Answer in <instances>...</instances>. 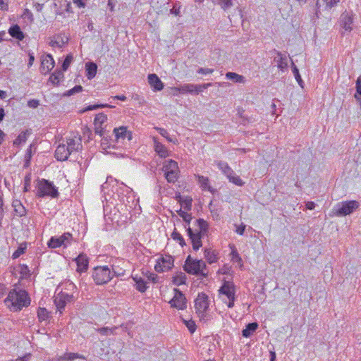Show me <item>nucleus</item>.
Wrapping results in <instances>:
<instances>
[{"mask_svg": "<svg viewBox=\"0 0 361 361\" xmlns=\"http://www.w3.org/2000/svg\"><path fill=\"white\" fill-rule=\"evenodd\" d=\"M6 305L13 312L21 310L23 307L30 304V299L27 293L24 290H16L13 289L9 291L8 296L4 300Z\"/></svg>", "mask_w": 361, "mask_h": 361, "instance_id": "f257e3e1", "label": "nucleus"}, {"mask_svg": "<svg viewBox=\"0 0 361 361\" xmlns=\"http://www.w3.org/2000/svg\"><path fill=\"white\" fill-rule=\"evenodd\" d=\"M196 226L197 228L195 230L192 229L190 226L186 227V226H185L192 248L195 251L198 250L202 247V238L207 235L209 229L208 223L203 219H197Z\"/></svg>", "mask_w": 361, "mask_h": 361, "instance_id": "f03ea898", "label": "nucleus"}, {"mask_svg": "<svg viewBox=\"0 0 361 361\" xmlns=\"http://www.w3.org/2000/svg\"><path fill=\"white\" fill-rule=\"evenodd\" d=\"M36 185V196L40 198L49 196L52 198H56L59 195L57 188L53 182L49 180L42 178L37 179Z\"/></svg>", "mask_w": 361, "mask_h": 361, "instance_id": "7ed1b4c3", "label": "nucleus"}, {"mask_svg": "<svg viewBox=\"0 0 361 361\" xmlns=\"http://www.w3.org/2000/svg\"><path fill=\"white\" fill-rule=\"evenodd\" d=\"M185 271L190 274L206 277L207 273L206 270V264L202 259H193L190 255L188 256L183 266Z\"/></svg>", "mask_w": 361, "mask_h": 361, "instance_id": "20e7f679", "label": "nucleus"}, {"mask_svg": "<svg viewBox=\"0 0 361 361\" xmlns=\"http://www.w3.org/2000/svg\"><path fill=\"white\" fill-rule=\"evenodd\" d=\"M162 171L164 172V177L169 183H175L178 177L180 170L178 163L173 160H166L164 162Z\"/></svg>", "mask_w": 361, "mask_h": 361, "instance_id": "39448f33", "label": "nucleus"}, {"mask_svg": "<svg viewBox=\"0 0 361 361\" xmlns=\"http://www.w3.org/2000/svg\"><path fill=\"white\" fill-rule=\"evenodd\" d=\"M92 276L97 285L106 284L113 278L111 271L108 266L95 267Z\"/></svg>", "mask_w": 361, "mask_h": 361, "instance_id": "423d86ee", "label": "nucleus"}, {"mask_svg": "<svg viewBox=\"0 0 361 361\" xmlns=\"http://www.w3.org/2000/svg\"><path fill=\"white\" fill-rule=\"evenodd\" d=\"M360 207V203L356 200L345 201L338 203L334 208V214L337 216H345L352 214Z\"/></svg>", "mask_w": 361, "mask_h": 361, "instance_id": "0eeeda50", "label": "nucleus"}, {"mask_svg": "<svg viewBox=\"0 0 361 361\" xmlns=\"http://www.w3.org/2000/svg\"><path fill=\"white\" fill-rule=\"evenodd\" d=\"M77 298V296L73 294H69L66 291L61 290L54 298V304L60 314L63 312L65 307L68 303L73 302Z\"/></svg>", "mask_w": 361, "mask_h": 361, "instance_id": "6e6552de", "label": "nucleus"}, {"mask_svg": "<svg viewBox=\"0 0 361 361\" xmlns=\"http://www.w3.org/2000/svg\"><path fill=\"white\" fill-rule=\"evenodd\" d=\"M210 84L203 85H194V84H184L178 87H175L174 90L180 94L190 93L192 94H198L203 92Z\"/></svg>", "mask_w": 361, "mask_h": 361, "instance_id": "1a4fd4ad", "label": "nucleus"}, {"mask_svg": "<svg viewBox=\"0 0 361 361\" xmlns=\"http://www.w3.org/2000/svg\"><path fill=\"white\" fill-rule=\"evenodd\" d=\"M107 120V116L106 114L101 113L96 115L94 120V132L96 134H98L101 137H102V145H108L109 140L107 137H105L104 135V130L102 127V124L105 123Z\"/></svg>", "mask_w": 361, "mask_h": 361, "instance_id": "9d476101", "label": "nucleus"}, {"mask_svg": "<svg viewBox=\"0 0 361 361\" xmlns=\"http://www.w3.org/2000/svg\"><path fill=\"white\" fill-rule=\"evenodd\" d=\"M173 258L170 255L162 257L157 261L154 269L157 272H164L170 270L173 266Z\"/></svg>", "mask_w": 361, "mask_h": 361, "instance_id": "9b49d317", "label": "nucleus"}, {"mask_svg": "<svg viewBox=\"0 0 361 361\" xmlns=\"http://www.w3.org/2000/svg\"><path fill=\"white\" fill-rule=\"evenodd\" d=\"M175 295L173 298L169 301L172 307L178 310H184L186 308V298L184 294L178 289L175 288Z\"/></svg>", "mask_w": 361, "mask_h": 361, "instance_id": "f8f14e48", "label": "nucleus"}, {"mask_svg": "<svg viewBox=\"0 0 361 361\" xmlns=\"http://www.w3.org/2000/svg\"><path fill=\"white\" fill-rule=\"evenodd\" d=\"M195 307L197 313L203 315L209 307L208 296L204 293H199L195 300Z\"/></svg>", "mask_w": 361, "mask_h": 361, "instance_id": "ddd939ff", "label": "nucleus"}, {"mask_svg": "<svg viewBox=\"0 0 361 361\" xmlns=\"http://www.w3.org/2000/svg\"><path fill=\"white\" fill-rule=\"evenodd\" d=\"M54 60L53 56L48 54L42 57L41 61L40 71L42 73L47 74L54 67Z\"/></svg>", "mask_w": 361, "mask_h": 361, "instance_id": "4468645a", "label": "nucleus"}, {"mask_svg": "<svg viewBox=\"0 0 361 361\" xmlns=\"http://www.w3.org/2000/svg\"><path fill=\"white\" fill-rule=\"evenodd\" d=\"M114 134L115 140L117 142H118L120 140H124L126 138L130 141L133 138L131 131L128 130L127 127L126 126L115 128L114 129Z\"/></svg>", "mask_w": 361, "mask_h": 361, "instance_id": "2eb2a0df", "label": "nucleus"}, {"mask_svg": "<svg viewBox=\"0 0 361 361\" xmlns=\"http://www.w3.org/2000/svg\"><path fill=\"white\" fill-rule=\"evenodd\" d=\"M237 288L233 282L227 281V299L228 302L227 307L231 308L234 306V301L238 298L236 295Z\"/></svg>", "mask_w": 361, "mask_h": 361, "instance_id": "dca6fc26", "label": "nucleus"}, {"mask_svg": "<svg viewBox=\"0 0 361 361\" xmlns=\"http://www.w3.org/2000/svg\"><path fill=\"white\" fill-rule=\"evenodd\" d=\"M71 152H69L66 144L59 145L55 150V158L58 161H66L70 156Z\"/></svg>", "mask_w": 361, "mask_h": 361, "instance_id": "f3484780", "label": "nucleus"}, {"mask_svg": "<svg viewBox=\"0 0 361 361\" xmlns=\"http://www.w3.org/2000/svg\"><path fill=\"white\" fill-rule=\"evenodd\" d=\"M66 145L71 154L78 152L82 148L81 138L77 137L68 138Z\"/></svg>", "mask_w": 361, "mask_h": 361, "instance_id": "a211bd4d", "label": "nucleus"}, {"mask_svg": "<svg viewBox=\"0 0 361 361\" xmlns=\"http://www.w3.org/2000/svg\"><path fill=\"white\" fill-rule=\"evenodd\" d=\"M75 262L77 264V271L78 272H84L87 270L89 260L87 257L84 254H80L75 259Z\"/></svg>", "mask_w": 361, "mask_h": 361, "instance_id": "6ab92c4d", "label": "nucleus"}, {"mask_svg": "<svg viewBox=\"0 0 361 361\" xmlns=\"http://www.w3.org/2000/svg\"><path fill=\"white\" fill-rule=\"evenodd\" d=\"M148 82L155 91H161L164 88V84L159 78L154 73L149 74Z\"/></svg>", "mask_w": 361, "mask_h": 361, "instance_id": "aec40b11", "label": "nucleus"}, {"mask_svg": "<svg viewBox=\"0 0 361 361\" xmlns=\"http://www.w3.org/2000/svg\"><path fill=\"white\" fill-rule=\"evenodd\" d=\"M154 151L161 158H166L169 156V151L167 148L161 142H159L157 137H153Z\"/></svg>", "mask_w": 361, "mask_h": 361, "instance_id": "412c9836", "label": "nucleus"}, {"mask_svg": "<svg viewBox=\"0 0 361 361\" xmlns=\"http://www.w3.org/2000/svg\"><path fill=\"white\" fill-rule=\"evenodd\" d=\"M273 52H274L277 56L275 57L274 61L277 62L278 68L281 71H283L287 68L288 63L286 56L276 49H274Z\"/></svg>", "mask_w": 361, "mask_h": 361, "instance_id": "4be33fe9", "label": "nucleus"}, {"mask_svg": "<svg viewBox=\"0 0 361 361\" xmlns=\"http://www.w3.org/2000/svg\"><path fill=\"white\" fill-rule=\"evenodd\" d=\"M222 284L218 290L216 298L214 300L215 303H224L226 302V277L221 279Z\"/></svg>", "mask_w": 361, "mask_h": 361, "instance_id": "5701e85b", "label": "nucleus"}, {"mask_svg": "<svg viewBox=\"0 0 361 361\" xmlns=\"http://www.w3.org/2000/svg\"><path fill=\"white\" fill-rule=\"evenodd\" d=\"M227 178H228L229 182H231L238 186H242L245 183V182L240 178V176L236 175L228 165H227Z\"/></svg>", "mask_w": 361, "mask_h": 361, "instance_id": "b1692460", "label": "nucleus"}, {"mask_svg": "<svg viewBox=\"0 0 361 361\" xmlns=\"http://www.w3.org/2000/svg\"><path fill=\"white\" fill-rule=\"evenodd\" d=\"M8 33L12 37L20 41H22L25 37L23 32L21 30L20 26L17 24L10 27Z\"/></svg>", "mask_w": 361, "mask_h": 361, "instance_id": "393cba45", "label": "nucleus"}, {"mask_svg": "<svg viewBox=\"0 0 361 361\" xmlns=\"http://www.w3.org/2000/svg\"><path fill=\"white\" fill-rule=\"evenodd\" d=\"M12 207H13L15 215L19 217H23L26 215L27 210L20 200H13L12 202Z\"/></svg>", "mask_w": 361, "mask_h": 361, "instance_id": "a878e982", "label": "nucleus"}, {"mask_svg": "<svg viewBox=\"0 0 361 361\" xmlns=\"http://www.w3.org/2000/svg\"><path fill=\"white\" fill-rule=\"evenodd\" d=\"M132 279L136 283V289L139 292L145 293L147 290V283L142 277L135 275L132 276Z\"/></svg>", "mask_w": 361, "mask_h": 361, "instance_id": "bb28decb", "label": "nucleus"}, {"mask_svg": "<svg viewBox=\"0 0 361 361\" xmlns=\"http://www.w3.org/2000/svg\"><path fill=\"white\" fill-rule=\"evenodd\" d=\"M97 70V66L94 62H87L85 63L86 76L91 80L95 77Z\"/></svg>", "mask_w": 361, "mask_h": 361, "instance_id": "cd10ccee", "label": "nucleus"}, {"mask_svg": "<svg viewBox=\"0 0 361 361\" xmlns=\"http://www.w3.org/2000/svg\"><path fill=\"white\" fill-rule=\"evenodd\" d=\"M258 328L257 322L249 323L246 325L245 329L242 331V336L245 338H249Z\"/></svg>", "mask_w": 361, "mask_h": 361, "instance_id": "c85d7f7f", "label": "nucleus"}, {"mask_svg": "<svg viewBox=\"0 0 361 361\" xmlns=\"http://www.w3.org/2000/svg\"><path fill=\"white\" fill-rule=\"evenodd\" d=\"M64 75L61 70H56L49 78V81L54 85H58L61 79L63 78Z\"/></svg>", "mask_w": 361, "mask_h": 361, "instance_id": "c756f323", "label": "nucleus"}, {"mask_svg": "<svg viewBox=\"0 0 361 361\" xmlns=\"http://www.w3.org/2000/svg\"><path fill=\"white\" fill-rule=\"evenodd\" d=\"M228 246H229L230 249L231 250V254H230V255L231 257V260L234 263H236L238 265L241 267L243 265V264H242V259L240 257L237 250L235 249V245L229 244Z\"/></svg>", "mask_w": 361, "mask_h": 361, "instance_id": "7c9ffc66", "label": "nucleus"}, {"mask_svg": "<svg viewBox=\"0 0 361 361\" xmlns=\"http://www.w3.org/2000/svg\"><path fill=\"white\" fill-rule=\"evenodd\" d=\"M77 358L86 360V357L84 355H80L79 353H66L64 355L60 357L59 360L72 361Z\"/></svg>", "mask_w": 361, "mask_h": 361, "instance_id": "2f4dec72", "label": "nucleus"}, {"mask_svg": "<svg viewBox=\"0 0 361 361\" xmlns=\"http://www.w3.org/2000/svg\"><path fill=\"white\" fill-rule=\"evenodd\" d=\"M197 177V180L200 185V188L203 190H208V191L212 192V188L209 185V180L207 177H205L203 176H200V175H198Z\"/></svg>", "mask_w": 361, "mask_h": 361, "instance_id": "473e14b6", "label": "nucleus"}, {"mask_svg": "<svg viewBox=\"0 0 361 361\" xmlns=\"http://www.w3.org/2000/svg\"><path fill=\"white\" fill-rule=\"evenodd\" d=\"M63 288L61 290H65L66 293H68L69 294H73L77 292V287L71 281H67L63 283H62Z\"/></svg>", "mask_w": 361, "mask_h": 361, "instance_id": "72a5a7b5", "label": "nucleus"}, {"mask_svg": "<svg viewBox=\"0 0 361 361\" xmlns=\"http://www.w3.org/2000/svg\"><path fill=\"white\" fill-rule=\"evenodd\" d=\"M30 133H31L29 130L22 131L13 141V145L18 146L22 143H25L27 140V135H30Z\"/></svg>", "mask_w": 361, "mask_h": 361, "instance_id": "f704fd0d", "label": "nucleus"}, {"mask_svg": "<svg viewBox=\"0 0 361 361\" xmlns=\"http://www.w3.org/2000/svg\"><path fill=\"white\" fill-rule=\"evenodd\" d=\"M227 79L236 83H244L245 77L233 72H227Z\"/></svg>", "mask_w": 361, "mask_h": 361, "instance_id": "c9c22d12", "label": "nucleus"}, {"mask_svg": "<svg viewBox=\"0 0 361 361\" xmlns=\"http://www.w3.org/2000/svg\"><path fill=\"white\" fill-rule=\"evenodd\" d=\"M59 238L64 247H66L68 245H71V241L73 240V235L68 232L64 233Z\"/></svg>", "mask_w": 361, "mask_h": 361, "instance_id": "e433bc0d", "label": "nucleus"}, {"mask_svg": "<svg viewBox=\"0 0 361 361\" xmlns=\"http://www.w3.org/2000/svg\"><path fill=\"white\" fill-rule=\"evenodd\" d=\"M58 39L56 40H51L49 42V45L52 47H58V48H62L64 47L66 44L68 43V39L66 38V39H63V37H58Z\"/></svg>", "mask_w": 361, "mask_h": 361, "instance_id": "4c0bfd02", "label": "nucleus"}, {"mask_svg": "<svg viewBox=\"0 0 361 361\" xmlns=\"http://www.w3.org/2000/svg\"><path fill=\"white\" fill-rule=\"evenodd\" d=\"M204 256L207 261L212 264L213 262H215L216 261V255L214 253V252L211 251L209 249H205L204 251Z\"/></svg>", "mask_w": 361, "mask_h": 361, "instance_id": "58836bf2", "label": "nucleus"}, {"mask_svg": "<svg viewBox=\"0 0 361 361\" xmlns=\"http://www.w3.org/2000/svg\"><path fill=\"white\" fill-rule=\"evenodd\" d=\"M27 250V243H21L17 250L13 253L12 258L13 259L18 258L21 255L24 254Z\"/></svg>", "mask_w": 361, "mask_h": 361, "instance_id": "ea45409f", "label": "nucleus"}, {"mask_svg": "<svg viewBox=\"0 0 361 361\" xmlns=\"http://www.w3.org/2000/svg\"><path fill=\"white\" fill-rule=\"evenodd\" d=\"M176 198L178 200V201L180 202L181 206L183 207H184L185 209L188 210V211H190L192 208V199H185V200H182V197L180 196V195L179 194L178 195H177Z\"/></svg>", "mask_w": 361, "mask_h": 361, "instance_id": "a19ab883", "label": "nucleus"}, {"mask_svg": "<svg viewBox=\"0 0 361 361\" xmlns=\"http://www.w3.org/2000/svg\"><path fill=\"white\" fill-rule=\"evenodd\" d=\"M186 280H187V276L183 272H180V273L177 274V275L173 277V283L177 286L185 284Z\"/></svg>", "mask_w": 361, "mask_h": 361, "instance_id": "79ce46f5", "label": "nucleus"}, {"mask_svg": "<svg viewBox=\"0 0 361 361\" xmlns=\"http://www.w3.org/2000/svg\"><path fill=\"white\" fill-rule=\"evenodd\" d=\"M47 245L50 248H57L63 245L59 238L56 236L51 237L49 239Z\"/></svg>", "mask_w": 361, "mask_h": 361, "instance_id": "37998d69", "label": "nucleus"}, {"mask_svg": "<svg viewBox=\"0 0 361 361\" xmlns=\"http://www.w3.org/2000/svg\"><path fill=\"white\" fill-rule=\"evenodd\" d=\"M343 27L346 31H350L352 30L351 25L353 23V18L348 15L343 16Z\"/></svg>", "mask_w": 361, "mask_h": 361, "instance_id": "c03bdc74", "label": "nucleus"}, {"mask_svg": "<svg viewBox=\"0 0 361 361\" xmlns=\"http://www.w3.org/2000/svg\"><path fill=\"white\" fill-rule=\"evenodd\" d=\"M157 130L158 131V133L163 137H164L169 142H173L175 143L176 142H177V140L176 139H173L172 138L169 133L167 132V130L164 128H156Z\"/></svg>", "mask_w": 361, "mask_h": 361, "instance_id": "a18cd8bd", "label": "nucleus"}, {"mask_svg": "<svg viewBox=\"0 0 361 361\" xmlns=\"http://www.w3.org/2000/svg\"><path fill=\"white\" fill-rule=\"evenodd\" d=\"M292 68H293V73L294 74V76H295V80H297V82H298L299 85L301 87H303V81L301 78V76L300 75V73H299V70L298 68H297V66L294 64L293 62H292Z\"/></svg>", "mask_w": 361, "mask_h": 361, "instance_id": "49530a36", "label": "nucleus"}, {"mask_svg": "<svg viewBox=\"0 0 361 361\" xmlns=\"http://www.w3.org/2000/svg\"><path fill=\"white\" fill-rule=\"evenodd\" d=\"M18 271L23 278H27L30 276V271L26 264H19Z\"/></svg>", "mask_w": 361, "mask_h": 361, "instance_id": "de8ad7c7", "label": "nucleus"}, {"mask_svg": "<svg viewBox=\"0 0 361 361\" xmlns=\"http://www.w3.org/2000/svg\"><path fill=\"white\" fill-rule=\"evenodd\" d=\"M178 215L183 218V219L184 220V221L187 224L185 226L186 227L189 226V224L192 220V216L190 214H188V212H184L181 209L177 211Z\"/></svg>", "mask_w": 361, "mask_h": 361, "instance_id": "09e8293b", "label": "nucleus"}, {"mask_svg": "<svg viewBox=\"0 0 361 361\" xmlns=\"http://www.w3.org/2000/svg\"><path fill=\"white\" fill-rule=\"evenodd\" d=\"M171 238L174 240L178 241V243L181 247H183L186 245L183 236L180 235V233H179L178 231H176V229L171 233Z\"/></svg>", "mask_w": 361, "mask_h": 361, "instance_id": "8fccbe9b", "label": "nucleus"}, {"mask_svg": "<svg viewBox=\"0 0 361 361\" xmlns=\"http://www.w3.org/2000/svg\"><path fill=\"white\" fill-rule=\"evenodd\" d=\"M37 317L39 321H44L48 318V312L44 307H39L37 310Z\"/></svg>", "mask_w": 361, "mask_h": 361, "instance_id": "3c124183", "label": "nucleus"}, {"mask_svg": "<svg viewBox=\"0 0 361 361\" xmlns=\"http://www.w3.org/2000/svg\"><path fill=\"white\" fill-rule=\"evenodd\" d=\"M31 183V173H27L24 178L23 192H26L30 190Z\"/></svg>", "mask_w": 361, "mask_h": 361, "instance_id": "603ef678", "label": "nucleus"}, {"mask_svg": "<svg viewBox=\"0 0 361 361\" xmlns=\"http://www.w3.org/2000/svg\"><path fill=\"white\" fill-rule=\"evenodd\" d=\"M104 107H109V108H114V106L109 105V104H94V105H89L87 106L83 111H92L95 110L99 108H104Z\"/></svg>", "mask_w": 361, "mask_h": 361, "instance_id": "864d4df0", "label": "nucleus"}, {"mask_svg": "<svg viewBox=\"0 0 361 361\" xmlns=\"http://www.w3.org/2000/svg\"><path fill=\"white\" fill-rule=\"evenodd\" d=\"M72 60L73 56L71 54L66 56L61 65L62 71H66L68 68L71 63L72 62Z\"/></svg>", "mask_w": 361, "mask_h": 361, "instance_id": "5fc2aeb1", "label": "nucleus"}, {"mask_svg": "<svg viewBox=\"0 0 361 361\" xmlns=\"http://www.w3.org/2000/svg\"><path fill=\"white\" fill-rule=\"evenodd\" d=\"M325 4L324 8L327 11H329L333 7H335L340 0H322Z\"/></svg>", "mask_w": 361, "mask_h": 361, "instance_id": "6e6d98bb", "label": "nucleus"}, {"mask_svg": "<svg viewBox=\"0 0 361 361\" xmlns=\"http://www.w3.org/2000/svg\"><path fill=\"white\" fill-rule=\"evenodd\" d=\"M82 87L81 85H75L72 89L68 90L65 94L67 96H71L75 93L82 92Z\"/></svg>", "mask_w": 361, "mask_h": 361, "instance_id": "4d7b16f0", "label": "nucleus"}, {"mask_svg": "<svg viewBox=\"0 0 361 361\" xmlns=\"http://www.w3.org/2000/svg\"><path fill=\"white\" fill-rule=\"evenodd\" d=\"M112 275L115 276H122L125 274V270L122 269H118L117 267L113 265L112 266Z\"/></svg>", "mask_w": 361, "mask_h": 361, "instance_id": "13d9d810", "label": "nucleus"}, {"mask_svg": "<svg viewBox=\"0 0 361 361\" xmlns=\"http://www.w3.org/2000/svg\"><path fill=\"white\" fill-rule=\"evenodd\" d=\"M184 323L186 325V326L188 327V330L190 331V333H194L195 332V331L196 330V325H195L194 321H192V320H189V321L184 320Z\"/></svg>", "mask_w": 361, "mask_h": 361, "instance_id": "bf43d9fd", "label": "nucleus"}, {"mask_svg": "<svg viewBox=\"0 0 361 361\" xmlns=\"http://www.w3.org/2000/svg\"><path fill=\"white\" fill-rule=\"evenodd\" d=\"M115 329H116V327H115L114 329H110L109 327H103V328L98 329L97 331L102 335H109V334H114V330Z\"/></svg>", "mask_w": 361, "mask_h": 361, "instance_id": "052dcab7", "label": "nucleus"}, {"mask_svg": "<svg viewBox=\"0 0 361 361\" xmlns=\"http://www.w3.org/2000/svg\"><path fill=\"white\" fill-rule=\"evenodd\" d=\"M39 105V101L38 99H30L28 102H27V106L30 107V108H32V109H35L37 107H38Z\"/></svg>", "mask_w": 361, "mask_h": 361, "instance_id": "680f3d73", "label": "nucleus"}, {"mask_svg": "<svg viewBox=\"0 0 361 361\" xmlns=\"http://www.w3.org/2000/svg\"><path fill=\"white\" fill-rule=\"evenodd\" d=\"M22 17L24 18H27L30 21L33 20V15H32V12L27 8L25 9L23 15H22Z\"/></svg>", "mask_w": 361, "mask_h": 361, "instance_id": "e2e57ef3", "label": "nucleus"}, {"mask_svg": "<svg viewBox=\"0 0 361 361\" xmlns=\"http://www.w3.org/2000/svg\"><path fill=\"white\" fill-rule=\"evenodd\" d=\"M145 276L147 277L148 280L152 281H153L154 283L157 282V276L155 274L152 273V272L147 271L145 273Z\"/></svg>", "mask_w": 361, "mask_h": 361, "instance_id": "0e129e2a", "label": "nucleus"}, {"mask_svg": "<svg viewBox=\"0 0 361 361\" xmlns=\"http://www.w3.org/2000/svg\"><path fill=\"white\" fill-rule=\"evenodd\" d=\"M234 226L235 227V232L239 235H243L245 229V226L243 224L240 226H238L236 224H235Z\"/></svg>", "mask_w": 361, "mask_h": 361, "instance_id": "69168bd1", "label": "nucleus"}, {"mask_svg": "<svg viewBox=\"0 0 361 361\" xmlns=\"http://www.w3.org/2000/svg\"><path fill=\"white\" fill-rule=\"evenodd\" d=\"M355 98L358 102L360 109H361V87L356 88V93L355 94Z\"/></svg>", "mask_w": 361, "mask_h": 361, "instance_id": "338daca9", "label": "nucleus"}, {"mask_svg": "<svg viewBox=\"0 0 361 361\" xmlns=\"http://www.w3.org/2000/svg\"><path fill=\"white\" fill-rule=\"evenodd\" d=\"M212 72H213V69L208 68H200L197 70L198 73L204 74V75L212 73Z\"/></svg>", "mask_w": 361, "mask_h": 361, "instance_id": "774afa93", "label": "nucleus"}]
</instances>
